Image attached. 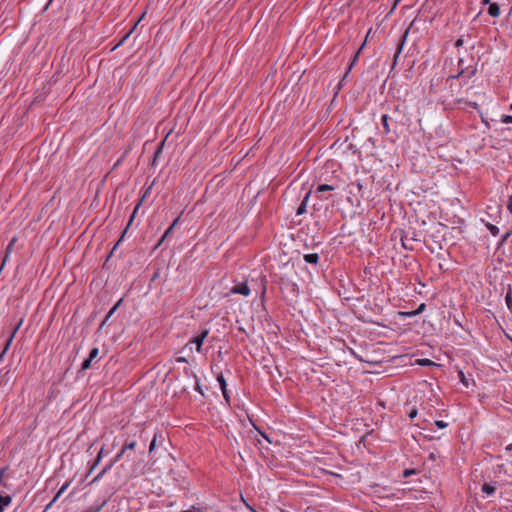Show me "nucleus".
Returning <instances> with one entry per match:
<instances>
[{
    "label": "nucleus",
    "mask_w": 512,
    "mask_h": 512,
    "mask_svg": "<svg viewBox=\"0 0 512 512\" xmlns=\"http://www.w3.org/2000/svg\"><path fill=\"white\" fill-rule=\"evenodd\" d=\"M333 190H335L334 186L328 185V184H321L317 187L316 192L322 193V192L333 191Z\"/></svg>",
    "instance_id": "20"
},
{
    "label": "nucleus",
    "mask_w": 512,
    "mask_h": 512,
    "mask_svg": "<svg viewBox=\"0 0 512 512\" xmlns=\"http://www.w3.org/2000/svg\"><path fill=\"white\" fill-rule=\"evenodd\" d=\"M163 146H164V141L161 143V145H160V146L158 147V149L155 151L153 164H155V161H156L157 157L161 154L162 149H163Z\"/></svg>",
    "instance_id": "30"
},
{
    "label": "nucleus",
    "mask_w": 512,
    "mask_h": 512,
    "mask_svg": "<svg viewBox=\"0 0 512 512\" xmlns=\"http://www.w3.org/2000/svg\"><path fill=\"white\" fill-rule=\"evenodd\" d=\"M304 260L307 263L315 264L316 265L318 263V261H319V254L318 253L305 254L304 255Z\"/></svg>",
    "instance_id": "16"
},
{
    "label": "nucleus",
    "mask_w": 512,
    "mask_h": 512,
    "mask_svg": "<svg viewBox=\"0 0 512 512\" xmlns=\"http://www.w3.org/2000/svg\"><path fill=\"white\" fill-rule=\"evenodd\" d=\"M458 66H459V68H460V69H461L462 67H465V65H464V59H463V58H460V59L458 60Z\"/></svg>",
    "instance_id": "45"
},
{
    "label": "nucleus",
    "mask_w": 512,
    "mask_h": 512,
    "mask_svg": "<svg viewBox=\"0 0 512 512\" xmlns=\"http://www.w3.org/2000/svg\"><path fill=\"white\" fill-rule=\"evenodd\" d=\"M231 292L235 294H241L243 296H248L250 294V288L246 283H240L238 285H235L231 289Z\"/></svg>",
    "instance_id": "7"
},
{
    "label": "nucleus",
    "mask_w": 512,
    "mask_h": 512,
    "mask_svg": "<svg viewBox=\"0 0 512 512\" xmlns=\"http://www.w3.org/2000/svg\"><path fill=\"white\" fill-rule=\"evenodd\" d=\"M413 311H408V312H399V315L403 316V317H413V316H416V314H412Z\"/></svg>",
    "instance_id": "37"
},
{
    "label": "nucleus",
    "mask_w": 512,
    "mask_h": 512,
    "mask_svg": "<svg viewBox=\"0 0 512 512\" xmlns=\"http://www.w3.org/2000/svg\"><path fill=\"white\" fill-rule=\"evenodd\" d=\"M310 196H311V190L306 193L304 199L302 200L301 204L297 208V211H296L297 215H302L306 212V207H307V203H308Z\"/></svg>",
    "instance_id": "10"
},
{
    "label": "nucleus",
    "mask_w": 512,
    "mask_h": 512,
    "mask_svg": "<svg viewBox=\"0 0 512 512\" xmlns=\"http://www.w3.org/2000/svg\"><path fill=\"white\" fill-rule=\"evenodd\" d=\"M463 44H464L463 39H462V38H459V39H457V40H456V42H455V47L459 48V47L463 46Z\"/></svg>",
    "instance_id": "42"
},
{
    "label": "nucleus",
    "mask_w": 512,
    "mask_h": 512,
    "mask_svg": "<svg viewBox=\"0 0 512 512\" xmlns=\"http://www.w3.org/2000/svg\"><path fill=\"white\" fill-rule=\"evenodd\" d=\"M102 452H103V449H101L100 452L98 453L97 458L94 461V463L92 464V466L90 467L86 477H88L91 474V472L94 470V468L99 464L101 457H102Z\"/></svg>",
    "instance_id": "22"
},
{
    "label": "nucleus",
    "mask_w": 512,
    "mask_h": 512,
    "mask_svg": "<svg viewBox=\"0 0 512 512\" xmlns=\"http://www.w3.org/2000/svg\"><path fill=\"white\" fill-rule=\"evenodd\" d=\"M388 120H389V117L387 114H384L382 115L381 117V122H382V125H383V129H384V134H389L390 133V127H389V123H388Z\"/></svg>",
    "instance_id": "17"
},
{
    "label": "nucleus",
    "mask_w": 512,
    "mask_h": 512,
    "mask_svg": "<svg viewBox=\"0 0 512 512\" xmlns=\"http://www.w3.org/2000/svg\"><path fill=\"white\" fill-rule=\"evenodd\" d=\"M482 492L486 493L487 495H492L495 492V486L489 483H484L482 485Z\"/></svg>",
    "instance_id": "19"
},
{
    "label": "nucleus",
    "mask_w": 512,
    "mask_h": 512,
    "mask_svg": "<svg viewBox=\"0 0 512 512\" xmlns=\"http://www.w3.org/2000/svg\"><path fill=\"white\" fill-rule=\"evenodd\" d=\"M178 221H179V217H178V218H176V219L174 220V222H173V223L168 227V229L165 231V233H164V234H163V236L161 237V239H160L159 243L157 244L156 248H157L158 246H160V245L164 242V240H165V239H166V238L171 234V232L173 231V229H174L175 225L178 223Z\"/></svg>",
    "instance_id": "13"
},
{
    "label": "nucleus",
    "mask_w": 512,
    "mask_h": 512,
    "mask_svg": "<svg viewBox=\"0 0 512 512\" xmlns=\"http://www.w3.org/2000/svg\"><path fill=\"white\" fill-rule=\"evenodd\" d=\"M129 34H130V33H128L125 37H123V38L121 39V41L118 43V45H121V44H122V43H123V42H124L128 37H129Z\"/></svg>",
    "instance_id": "48"
},
{
    "label": "nucleus",
    "mask_w": 512,
    "mask_h": 512,
    "mask_svg": "<svg viewBox=\"0 0 512 512\" xmlns=\"http://www.w3.org/2000/svg\"><path fill=\"white\" fill-rule=\"evenodd\" d=\"M488 14L494 18L498 17L500 15V7H499L498 3H496V2L490 3L489 8H488Z\"/></svg>",
    "instance_id": "14"
},
{
    "label": "nucleus",
    "mask_w": 512,
    "mask_h": 512,
    "mask_svg": "<svg viewBox=\"0 0 512 512\" xmlns=\"http://www.w3.org/2000/svg\"><path fill=\"white\" fill-rule=\"evenodd\" d=\"M177 361H178V362H186L187 360H186V358H184V357H179V358L177 359Z\"/></svg>",
    "instance_id": "49"
},
{
    "label": "nucleus",
    "mask_w": 512,
    "mask_h": 512,
    "mask_svg": "<svg viewBox=\"0 0 512 512\" xmlns=\"http://www.w3.org/2000/svg\"><path fill=\"white\" fill-rule=\"evenodd\" d=\"M124 453H125L124 449H121V450H120V452H119V453H118V454L113 458V460H111V462H110L109 464H107V465H106V466H105V467L100 471V473H98V474H97V476H96V477H94V478L91 480V482H90V483H95V482H97L98 480H100V479L103 477V475H104L107 471H109V470L112 468V466H113L116 462H118V461L121 459V457L124 455Z\"/></svg>",
    "instance_id": "3"
},
{
    "label": "nucleus",
    "mask_w": 512,
    "mask_h": 512,
    "mask_svg": "<svg viewBox=\"0 0 512 512\" xmlns=\"http://www.w3.org/2000/svg\"><path fill=\"white\" fill-rule=\"evenodd\" d=\"M402 246L407 250H414L413 242H420L415 231L404 232L401 236Z\"/></svg>",
    "instance_id": "2"
},
{
    "label": "nucleus",
    "mask_w": 512,
    "mask_h": 512,
    "mask_svg": "<svg viewBox=\"0 0 512 512\" xmlns=\"http://www.w3.org/2000/svg\"><path fill=\"white\" fill-rule=\"evenodd\" d=\"M481 3H482L483 5H486V4H489V5H490V3H491V2H490V0H482V1H481Z\"/></svg>",
    "instance_id": "50"
},
{
    "label": "nucleus",
    "mask_w": 512,
    "mask_h": 512,
    "mask_svg": "<svg viewBox=\"0 0 512 512\" xmlns=\"http://www.w3.org/2000/svg\"><path fill=\"white\" fill-rule=\"evenodd\" d=\"M415 473V470L414 469H406L404 470L403 472V477L407 478L409 477L410 475L414 474Z\"/></svg>",
    "instance_id": "36"
},
{
    "label": "nucleus",
    "mask_w": 512,
    "mask_h": 512,
    "mask_svg": "<svg viewBox=\"0 0 512 512\" xmlns=\"http://www.w3.org/2000/svg\"><path fill=\"white\" fill-rule=\"evenodd\" d=\"M98 355H99V349L93 348V349H91L88 358H90L91 360H94Z\"/></svg>",
    "instance_id": "28"
},
{
    "label": "nucleus",
    "mask_w": 512,
    "mask_h": 512,
    "mask_svg": "<svg viewBox=\"0 0 512 512\" xmlns=\"http://www.w3.org/2000/svg\"><path fill=\"white\" fill-rule=\"evenodd\" d=\"M510 109L512 110V103H511Z\"/></svg>",
    "instance_id": "54"
},
{
    "label": "nucleus",
    "mask_w": 512,
    "mask_h": 512,
    "mask_svg": "<svg viewBox=\"0 0 512 512\" xmlns=\"http://www.w3.org/2000/svg\"><path fill=\"white\" fill-rule=\"evenodd\" d=\"M507 209L512 214V195L508 198Z\"/></svg>",
    "instance_id": "39"
},
{
    "label": "nucleus",
    "mask_w": 512,
    "mask_h": 512,
    "mask_svg": "<svg viewBox=\"0 0 512 512\" xmlns=\"http://www.w3.org/2000/svg\"><path fill=\"white\" fill-rule=\"evenodd\" d=\"M196 390H197V391H199L201 394H203V393H202V389H201V387H200V385H199V384H197V385H196Z\"/></svg>",
    "instance_id": "51"
},
{
    "label": "nucleus",
    "mask_w": 512,
    "mask_h": 512,
    "mask_svg": "<svg viewBox=\"0 0 512 512\" xmlns=\"http://www.w3.org/2000/svg\"><path fill=\"white\" fill-rule=\"evenodd\" d=\"M122 299H120L111 309L110 311L108 312L107 314V318H110L111 316H113V314L115 313V311L119 308V306L121 305L122 303Z\"/></svg>",
    "instance_id": "25"
},
{
    "label": "nucleus",
    "mask_w": 512,
    "mask_h": 512,
    "mask_svg": "<svg viewBox=\"0 0 512 512\" xmlns=\"http://www.w3.org/2000/svg\"><path fill=\"white\" fill-rule=\"evenodd\" d=\"M406 35H407V31L405 32V34L402 36L401 40L397 44V50H396L395 55H394L392 69L395 67V65L397 63V60H398V58H399V56H400V54L402 52V49H403V46H404V43H405V40H406Z\"/></svg>",
    "instance_id": "8"
},
{
    "label": "nucleus",
    "mask_w": 512,
    "mask_h": 512,
    "mask_svg": "<svg viewBox=\"0 0 512 512\" xmlns=\"http://www.w3.org/2000/svg\"><path fill=\"white\" fill-rule=\"evenodd\" d=\"M468 69V67H462L461 69H459L458 73L455 74V75H450L448 78H447V81L449 80H453V79H458L459 77H461L462 75H464L465 71Z\"/></svg>",
    "instance_id": "23"
},
{
    "label": "nucleus",
    "mask_w": 512,
    "mask_h": 512,
    "mask_svg": "<svg viewBox=\"0 0 512 512\" xmlns=\"http://www.w3.org/2000/svg\"><path fill=\"white\" fill-rule=\"evenodd\" d=\"M459 377H460L461 382L467 387L468 380L466 379V377L462 371L459 372Z\"/></svg>",
    "instance_id": "33"
},
{
    "label": "nucleus",
    "mask_w": 512,
    "mask_h": 512,
    "mask_svg": "<svg viewBox=\"0 0 512 512\" xmlns=\"http://www.w3.org/2000/svg\"><path fill=\"white\" fill-rule=\"evenodd\" d=\"M109 319L110 318H107V315H106L105 318L103 319L102 323L100 324L99 328L100 329L103 328L107 324V322H109Z\"/></svg>",
    "instance_id": "44"
},
{
    "label": "nucleus",
    "mask_w": 512,
    "mask_h": 512,
    "mask_svg": "<svg viewBox=\"0 0 512 512\" xmlns=\"http://www.w3.org/2000/svg\"><path fill=\"white\" fill-rule=\"evenodd\" d=\"M18 241V237L17 236H14L10 242L8 243L7 247H6V250H5V255H4V258H3V261H2V264L0 266V272L2 271L3 267L5 266L6 262L8 261V258L10 256V254L12 253L13 251V248L16 244V242Z\"/></svg>",
    "instance_id": "4"
},
{
    "label": "nucleus",
    "mask_w": 512,
    "mask_h": 512,
    "mask_svg": "<svg viewBox=\"0 0 512 512\" xmlns=\"http://www.w3.org/2000/svg\"><path fill=\"white\" fill-rule=\"evenodd\" d=\"M505 302H506L508 309L512 312V290H511V287H509V290L505 295Z\"/></svg>",
    "instance_id": "21"
},
{
    "label": "nucleus",
    "mask_w": 512,
    "mask_h": 512,
    "mask_svg": "<svg viewBox=\"0 0 512 512\" xmlns=\"http://www.w3.org/2000/svg\"><path fill=\"white\" fill-rule=\"evenodd\" d=\"M208 333H209L208 330H203L199 335H197L190 341V343L196 344V349L198 352L201 351L203 341L207 337Z\"/></svg>",
    "instance_id": "6"
},
{
    "label": "nucleus",
    "mask_w": 512,
    "mask_h": 512,
    "mask_svg": "<svg viewBox=\"0 0 512 512\" xmlns=\"http://www.w3.org/2000/svg\"><path fill=\"white\" fill-rule=\"evenodd\" d=\"M487 229L493 236H497L499 234V228L491 223L486 224Z\"/></svg>",
    "instance_id": "24"
},
{
    "label": "nucleus",
    "mask_w": 512,
    "mask_h": 512,
    "mask_svg": "<svg viewBox=\"0 0 512 512\" xmlns=\"http://www.w3.org/2000/svg\"><path fill=\"white\" fill-rule=\"evenodd\" d=\"M136 447V441H131L129 443H125L122 447L124 451L126 450H133Z\"/></svg>",
    "instance_id": "27"
},
{
    "label": "nucleus",
    "mask_w": 512,
    "mask_h": 512,
    "mask_svg": "<svg viewBox=\"0 0 512 512\" xmlns=\"http://www.w3.org/2000/svg\"><path fill=\"white\" fill-rule=\"evenodd\" d=\"M92 361L90 358H86L83 363H82V366H81V370H87L91 367L92 365Z\"/></svg>",
    "instance_id": "26"
},
{
    "label": "nucleus",
    "mask_w": 512,
    "mask_h": 512,
    "mask_svg": "<svg viewBox=\"0 0 512 512\" xmlns=\"http://www.w3.org/2000/svg\"><path fill=\"white\" fill-rule=\"evenodd\" d=\"M365 43H366V41H364V43L361 45V47H360V48L358 49V51L355 53V55H354V57H353V59H352V61H351L350 65L348 66V68H347V70H346V72H345V74H344V76H343L342 81H344V80L347 78L348 73H349V72H350V70L352 69V67H353V65L355 64V62L357 61V59H358V56H359L360 52L362 51L363 47L365 46Z\"/></svg>",
    "instance_id": "11"
},
{
    "label": "nucleus",
    "mask_w": 512,
    "mask_h": 512,
    "mask_svg": "<svg viewBox=\"0 0 512 512\" xmlns=\"http://www.w3.org/2000/svg\"><path fill=\"white\" fill-rule=\"evenodd\" d=\"M158 438H161V439L163 438L161 433H155L154 434V437H153V439H152V441L150 443V446H149V453H152L155 450Z\"/></svg>",
    "instance_id": "18"
},
{
    "label": "nucleus",
    "mask_w": 512,
    "mask_h": 512,
    "mask_svg": "<svg viewBox=\"0 0 512 512\" xmlns=\"http://www.w3.org/2000/svg\"><path fill=\"white\" fill-rule=\"evenodd\" d=\"M468 70V73H467V77L468 78H471L473 77L475 74H476V68H472L471 70H469V68L467 69Z\"/></svg>",
    "instance_id": "40"
},
{
    "label": "nucleus",
    "mask_w": 512,
    "mask_h": 512,
    "mask_svg": "<svg viewBox=\"0 0 512 512\" xmlns=\"http://www.w3.org/2000/svg\"><path fill=\"white\" fill-rule=\"evenodd\" d=\"M425 308H426V304L425 303H421L416 310H413L412 314L419 315V314H421L425 310Z\"/></svg>",
    "instance_id": "29"
},
{
    "label": "nucleus",
    "mask_w": 512,
    "mask_h": 512,
    "mask_svg": "<svg viewBox=\"0 0 512 512\" xmlns=\"http://www.w3.org/2000/svg\"><path fill=\"white\" fill-rule=\"evenodd\" d=\"M152 185H153V184H151V185H150V186L145 190V192H144V194H143L142 198L139 200L138 204L135 206V208H134V210H133V212H132V215H131V217H130V219H129V222H128V224H127V226H126L125 230L123 231V233H122V235H121L120 239L116 242V244H115V245H114V247L112 248V250H111L110 254L108 255V257H107V259H106V262H107V261H108V260H109L113 255H114L115 251L117 250L118 245L120 244V242H121V241L123 240V238L125 237V234L127 233L128 228H129V227H130V225L132 224V222H133V220H134V218H135V215H136V213H137V211H138L139 207L142 205V203H143L144 199L146 198V196L150 193V191H151V189H152Z\"/></svg>",
    "instance_id": "1"
},
{
    "label": "nucleus",
    "mask_w": 512,
    "mask_h": 512,
    "mask_svg": "<svg viewBox=\"0 0 512 512\" xmlns=\"http://www.w3.org/2000/svg\"><path fill=\"white\" fill-rule=\"evenodd\" d=\"M217 381L219 382V385H220V388H221V391L223 393V397H224L225 401L229 404L230 403V396H229L228 391H227V383H226V380H225L223 374H219L217 376Z\"/></svg>",
    "instance_id": "5"
},
{
    "label": "nucleus",
    "mask_w": 512,
    "mask_h": 512,
    "mask_svg": "<svg viewBox=\"0 0 512 512\" xmlns=\"http://www.w3.org/2000/svg\"><path fill=\"white\" fill-rule=\"evenodd\" d=\"M22 324H23V319H21V320L19 321V323L15 326V328L13 329V331H12L11 335H10V336H9V338L7 339V341H6V350H9V348H10V346H11L12 342H13V339H14V337H15V335H16V333H17V331L19 330V328L21 327V325H22Z\"/></svg>",
    "instance_id": "12"
},
{
    "label": "nucleus",
    "mask_w": 512,
    "mask_h": 512,
    "mask_svg": "<svg viewBox=\"0 0 512 512\" xmlns=\"http://www.w3.org/2000/svg\"><path fill=\"white\" fill-rule=\"evenodd\" d=\"M11 496L0 494V512H3L5 507L11 503Z\"/></svg>",
    "instance_id": "15"
},
{
    "label": "nucleus",
    "mask_w": 512,
    "mask_h": 512,
    "mask_svg": "<svg viewBox=\"0 0 512 512\" xmlns=\"http://www.w3.org/2000/svg\"><path fill=\"white\" fill-rule=\"evenodd\" d=\"M508 233H511V235H512V229H511V231H509Z\"/></svg>",
    "instance_id": "53"
},
{
    "label": "nucleus",
    "mask_w": 512,
    "mask_h": 512,
    "mask_svg": "<svg viewBox=\"0 0 512 512\" xmlns=\"http://www.w3.org/2000/svg\"><path fill=\"white\" fill-rule=\"evenodd\" d=\"M506 450H507V451H512V443H511V444H509V445L506 447Z\"/></svg>",
    "instance_id": "52"
},
{
    "label": "nucleus",
    "mask_w": 512,
    "mask_h": 512,
    "mask_svg": "<svg viewBox=\"0 0 512 512\" xmlns=\"http://www.w3.org/2000/svg\"><path fill=\"white\" fill-rule=\"evenodd\" d=\"M409 418L410 419H414L416 416H417V409L416 408H413L409 414H408Z\"/></svg>",
    "instance_id": "38"
},
{
    "label": "nucleus",
    "mask_w": 512,
    "mask_h": 512,
    "mask_svg": "<svg viewBox=\"0 0 512 512\" xmlns=\"http://www.w3.org/2000/svg\"><path fill=\"white\" fill-rule=\"evenodd\" d=\"M510 236H511V233H508V232H507L506 234H504V235L502 236L501 241H500V243H499V244H500V245H502V244H503V243L508 239V237H510Z\"/></svg>",
    "instance_id": "41"
},
{
    "label": "nucleus",
    "mask_w": 512,
    "mask_h": 512,
    "mask_svg": "<svg viewBox=\"0 0 512 512\" xmlns=\"http://www.w3.org/2000/svg\"><path fill=\"white\" fill-rule=\"evenodd\" d=\"M70 481L66 482L56 493L52 501L46 506L45 511L48 510L58 499L59 497L67 490V488L70 486Z\"/></svg>",
    "instance_id": "9"
},
{
    "label": "nucleus",
    "mask_w": 512,
    "mask_h": 512,
    "mask_svg": "<svg viewBox=\"0 0 512 512\" xmlns=\"http://www.w3.org/2000/svg\"><path fill=\"white\" fill-rule=\"evenodd\" d=\"M418 364L422 365V366H426V365H431L433 364L431 360L429 359H422V360H419L418 361Z\"/></svg>",
    "instance_id": "35"
},
{
    "label": "nucleus",
    "mask_w": 512,
    "mask_h": 512,
    "mask_svg": "<svg viewBox=\"0 0 512 512\" xmlns=\"http://www.w3.org/2000/svg\"><path fill=\"white\" fill-rule=\"evenodd\" d=\"M103 505H104V503L97 507H90L83 512H99L101 510V508L103 507Z\"/></svg>",
    "instance_id": "31"
},
{
    "label": "nucleus",
    "mask_w": 512,
    "mask_h": 512,
    "mask_svg": "<svg viewBox=\"0 0 512 512\" xmlns=\"http://www.w3.org/2000/svg\"><path fill=\"white\" fill-rule=\"evenodd\" d=\"M435 425H436L438 428L443 429V428L447 427V425H448V424H447L446 422L442 421V420H436V421H435Z\"/></svg>",
    "instance_id": "32"
},
{
    "label": "nucleus",
    "mask_w": 512,
    "mask_h": 512,
    "mask_svg": "<svg viewBox=\"0 0 512 512\" xmlns=\"http://www.w3.org/2000/svg\"><path fill=\"white\" fill-rule=\"evenodd\" d=\"M502 123H512V116L511 115H504L501 119Z\"/></svg>",
    "instance_id": "34"
},
{
    "label": "nucleus",
    "mask_w": 512,
    "mask_h": 512,
    "mask_svg": "<svg viewBox=\"0 0 512 512\" xmlns=\"http://www.w3.org/2000/svg\"><path fill=\"white\" fill-rule=\"evenodd\" d=\"M7 470H8V467H7V466L2 467V468L0 469V479H1V480L3 479V477H4V475H5V472H6Z\"/></svg>",
    "instance_id": "43"
},
{
    "label": "nucleus",
    "mask_w": 512,
    "mask_h": 512,
    "mask_svg": "<svg viewBox=\"0 0 512 512\" xmlns=\"http://www.w3.org/2000/svg\"><path fill=\"white\" fill-rule=\"evenodd\" d=\"M246 504V507L251 511V512H257L252 506H250L248 503H245Z\"/></svg>",
    "instance_id": "47"
},
{
    "label": "nucleus",
    "mask_w": 512,
    "mask_h": 512,
    "mask_svg": "<svg viewBox=\"0 0 512 512\" xmlns=\"http://www.w3.org/2000/svg\"><path fill=\"white\" fill-rule=\"evenodd\" d=\"M8 350H6V345L4 346L3 351L0 354V361L3 359L4 355L7 353Z\"/></svg>",
    "instance_id": "46"
}]
</instances>
